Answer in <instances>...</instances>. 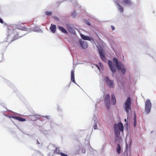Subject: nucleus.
<instances>
[{
    "label": "nucleus",
    "instance_id": "26",
    "mask_svg": "<svg viewBox=\"0 0 156 156\" xmlns=\"http://www.w3.org/2000/svg\"><path fill=\"white\" fill-rule=\"evenodd\" d=\"M0 23H3L4 22L0 18Z\"/></svg>",
    "mask_w": 156,
    "mask_h": 156
},
{
    "label": "nucleus",
    "instance_id": "9",
    "mask_svg": "<svg viewBox=\"0 0 156 156\" xmlns=\"http://www.w3.org/2000/svg\"><path fill=\"white\" fill-rule=\"evenodd\" d=\"M103 52V51L102 49L99 50V53L101 59L104 61L106 62V59L105 58V56Z\"/></svg>",
    "mask_w": 156,
    "mask_h": 156
},
{
    "label": "nucleus",
    "instance_id": "8",
    "mask_svg": "<svg viewBox=\"0 0 156 156\" xmlns=\"http://www.w3.org/2000/svg\"><path fill=\"white\" fill-rule=\"evenodd\" d=\"M108 64L112 72L115 73L116 71V68L112 65V62L111 60H108Z\"/></svg>",
    "mask_w": 156,
    "mask_h": 156
},
{
    "label": "nucleus",
    "instance_id": "2",
    "mask_svg": "<svg viewBox=\"0 0 156 156\" xmlns=\"http://www.w3.org/2000/svg\"><path fill=\"white\" fill-rule=\"evenodd\" d=\"M113 64L115 65L118 70H120L123 74H124L125 73L126 69L124 68V66L121 62H119L117 58H114L113 59Z\"/></svg>",
    "mask_w": 156,
    "mask_h": 156
},
{
    "label": "nucleus",
    "instance_id": "15",
    "mask_svg": "<svg viewBox=\"0 0 156 156\" xmlns=\"http://www.w3.org/2000/svg\"><path fill=\"white\" fill-rule=\"evenodd\" d=\"M80 36L81 37L83 40L89 41H90L91 40V38H90L89 37L87 36H85L83 34H81Z\"/></svg>",
    "mask_w": 156,
    "mask_h": 156
},
{
    "label": "nucleus",
    "instance_id": "29",
    "mask_svg": "<svg viewBox=\"0 0 156 156\" xmlns=\"http://www.w3.org/2000/svg\"><path fill=\"white\" fill-rule=\"evenodd\" d=\"M87 24L89 25H90V23H89V22H87Z\"/></svg>",
    "mask_w": 156,
    "mask_h": 156
},
{
    "label": "nucleus",
    "instance_id": "17",
    "mask_svg": "<svg viewBox=\"0 0 156 156\" xmlns=\"http://www.w3.org/2000/svg\"><path fill=\"white\" fill-rule=\"evenodd\" d=\"M58 28L60 30L62 33L65 34H67L68 33L67 32L66 30L62 27L61 26H58Z\"/></svg>",
    "mask_w": 156,
    "mask_h": 156
},
{
    "label": "nucleus",
    "instance_id": "19",
    "mask_svg": "<svg viewBox=\"0 0 156 156\" xmlns=\"http://www.w3.org/2000/svg\"><path fill=\"white\" fill-rule=\"evenodd\" d=\"M123 2L125 4L127 5H130L132 3L130 0H124Z\"/></svg>",
    "mask_w": 156,
    "mask_h": 156
},
{
    "label": "nucleus",
    "instance_id": "13",
    "mask_svg": "<svg viewBox=\"0 0 156 156\" xmlns=\"http://www.w3.org/2000/svg\"><path fill=\"white\" fill-rule=\"evenodd\" d=\"M71 80L74 83H76V82L74 78V70H73L71 71Z\"/></svg>",
    "mask_w": 156,
    "mask_h": 156
},
{
    "label": "nucleus",
    "instance_id": "10",
    "mask_svg": "<svg viewBox=\"0 0 156 156\" xmlns=\"http://www.w3.org/2000/svg\"><path fill=\"white\" fill-rule=\"evenodd\" d=\"M38 115H30L29 118L33 121H35L38 120Z\"/></svg>",
    "mask_w": 156,
    "mask_h": 156
},
{
    "label": "nucleus",
    "instance_id": "28",
    "mask_svg": "<svg viewBox=\"0 0 156 156\" xmlns=\"http://www.w3.org/2000/svg\"><path fill=\"white\" fill-rule=\"evenodd\" d=\"M49 116H45V117L47 118V119H49Z\"/></svg>",
    "mask_w": 156,
    "mask_h": 156
},
{
    "label": "nucleus",
    "instance_id": "14",
    "mask_svg": "<svg viewBox=\"0 0 156 156\" xmlns=\"http://www.w3.org/2000/svg\"><path fill=\"white\" fill-rule=\"evenodd\" d=\"M111 102L113 105L115 104L116 103V98L115 95L114 94H112Z\"/></svg>",
    "mask_w": 156,
    "mask_h": 156
},
{
    "label": "nucleus",
    "instance_id": "18",
    "mask_svg": "<svg viewBox=\"0 0 156 156\" xmlns=\"http://www.w3.org/2000/svg\"><path fill=\"white\" fill-rule=\"evenodd\" d=\"M116 150L118 154H119L120 153L121 151V148L119 144H118L117 145Z\"/></svg>",
    "mask_w": 156,
    "mask_h": 156
},
{
    "label": "nucleus",
    "instance_id": "11",
    "mask_svg": "<svg viewBox=\"0 0 156 156\" xmlns=\"http://www.w3.org/2000/svg\"><path fill=\"white\" fill-rule=\"evenodd\" d=\"M11 118L21 122H24L26 121V119H25L19 117L12 116L11 117Z\"/></svg>",
    "mask_w": 156,
    "mask_h": 156
},
{
    "label": "nucleus",
    "instance_id": "12",
    "mask_svg": "<svg viewBox=\"0 0 156 156\" xmlns=\"http://www.w3.org/2000/svg\"><path fill=\"white\" fill-rule=\"evenodd\" d=\"M80 44L81 47L83 49L86 48L88 46L87 42L84 41H80Z\"/></svg>",
    "mask_w": 156,
    "mask_h": 156
},
{
    "label": "nucleus",
    "instance_id": "7",
    "mask_svg": "<svg viewBox=\"0 0 156 156\" xmlns=\"http://www.w3.org/2000/svg\"><path fill=\"white\" fill-rule=\"evenodd\" d=\"M105 80L109 87L111 88H113L114 87V85L113 80H110L107 76L105 77Z\"/></svg>",
    "mask_w": 156,
    "mask_h": 156
},
{
    "label": "nucleus",
    "instance_id": "27",
    "mask_svg": "<svg viewBox=\"0 0 156 156\" xmlns=\"http://www.w3.org/2000/svg\"><path fill=\"white\" fill-rule=\"evenodd\" d=\"M111 27H112V30H115V27L113 26H111Z\"/></svg>",
    "mask_w": 156,
    "mask_h": 156
},
{
    "label": "nucleus",
    "instance_id": "16",
    "mask_svg": "<svg viewBox=\"0 0 156 156\" xmlns=\"http://www.w3.org/2000/svg\"><path fill=\"white\" fill-rule=\"evenodd\" d=\"M50 29L51 31L53 33H55V32L56 29V25H55L51 24Z\"/></svg>",
    "mask_w": 156,
    "mask_h": 156
},
{
    "label": "nucleus",
    "instance_id": "6",
    "mask_svg": "<svg viewBox=\"0 0 156 156\" xmlns=\"http://www.w3.org/2000/svg\"><path fill=\"white\" fill-rule=\"evenodd\" d=\"M110 95L108 94H107L104 98L105 105L107 107L108 109H109L110 105Z\"/></svg>",
    "mask_w": 156,
    "mask_h": 156
},
{
    "label": "nucleus",
    "instance_id": "23",
    "mask_svg": "<svg viewBox=\"0 0 156 156\" xmlns=\"http://www.w3.org/2000/svg\"><path fill=\"white\" fill-rule=\"evenodd\" d=\"M45 13L47 15L51 16L52 14V12H51L47 11L45 12Z\"/></svg>",
    "mask_w": 156,
    "mask_h": 156
},
{
    "label": "nucleus",
    "instance_id": "3",
    "mask_svg": "<svg viewBox=\"0 0 156 156\" xmlns=\"http://www.w3.org/2000/svg\"><path fill=\"white\" fill-rule=\"evenodd\" d=\"M115 135L116 137H118L120 135V131H123V126L121 122H119L118 124H115L114 126Z\"/></svg>",
    "mask_w": 156,
    "mask_h": 156
},
{
    "label": "nucleus",
    "instance_id": "25",
    "mask_svg": "<svg viewBox=\"0 0 156 156\" xmlns=\"http://www.w3.org/2000/svg\"><path fill=\"white\" fill-rule=\"evenodd\" d=\"M94 129H97V125L95 124L94 125Z\"/></svg>",
    "mask_w": 156,
    "mask_h": 156
},
{
    "label": "nucleus",
    "instance_id": "24",
    "mask_svg": "<svg viewBox=\"0 0 156 156\" xmlns=\"http://www.w3.org/2000/svg\"><path fill=\"white\" fill-rule=\"evenodd\" d=\"M60 155L62 156H68L67 155L64 153H61V154H60Z\"/></svg>",
    "mask_w": 156,
    "mask_h": 156
},
{
    "label": "nucleus",
    "instance_id": "30",
    "mask_svg": "<svg viewBox=\"0 0 156 156\" xmlns=\"http://www.w3.org/2000/svg\"><path fill=\"white\" fill-rule=\"evenodd\" d=\"M125 122H126V119H125Z\"/></svg>",
    "mask_w": 156,
    "mask_h": 156
},
{
    "label": "nucleus",
    "instance_id": "22",
    "mask_svg": "<svg viewBox=\"0 0 156 156\" xmlns=\"http://www.w3.org/2000/svg\"><path fill=\"white\" fill-rule=\"evenodd\" d=\"M136 125V115H135V116L134 119V126L135 127Z\"/></svg>",
    "mask_w": 156,
    "mask_h": 156
},
{
    "label": "nucleus",
    "instance_id": "5",
    "mask_svg": "<svg viewBox=\"0 0 156 156\" xmlns=\"http://www.w3.org/2000/svg\"><path fill=\"white\" fill-rule=\"evenodd\" d=\"M151 104L149 99L147 100L145 102V112L147 114H149L151 111Z\"/></svg>",
    "mask_w": 156,
    "mask_h": 156
},
{
    "label": "nucleus",
    "instance_id": "21",
    "mask_svg": "<svg viewBox=\"0 0 156 156\" xmlns=\"http://www.w3.org/2000/svg\"><path fill=\"white\" fill-rule=\"evenodd\" d=\"M54 153H56L58 154H60L62 152H61L59 150V148L57 147H56L55 150L54 151Z\"/></svg>",
    "mask_w": 156,
    "mask_h": 156
},
{
    "label": "nucleus",
    "instance_id": "31",
    "mask_svg": "<svg viewBox=\"0 0 156 156\" xmlns=\"http://www.w3.org/2000/svg\"><path fill=\"white\" fill-rule=\"evenodd\" d=\"M85 150H84V152H83L84 153H85Z\"/></svg>",
    "mask_w": 156,
    "mask_h": 156
},
{
    "label": "nucleus",
    "instance_id": "4",
    "mask_svg": "<svg viewBox=\"0 0 156 156\" xmlns=\"http://www.w3.org/2000/svg\"><path fill=\"white\" fill-rule=\"evenodd\" d=\"M131 102L132 101L131 98L130 97H129L124 103V106L125 110L127 113H129V111H131Z\"/></svg>",
    "mask_w": 156,
    "mask_h": 156
},
{
    "label": "nucleus",
    "instance_id": "1",
    "mask_svg": "<svg viewBox=\"0 0 156 156\" xmlns=\"http://www.w3.org/2000/svg\"><path fill=\"white\" fill-rule=\"evenodd\" d=\"M27 28L25 27H22L20 26H17L14 29H13L12 30H9V31L12 34H13L15 35H19L18 34L20 32L19 31H18V30H23L27 31ZM19 38V37L17 36L16 37H15V36L14 37V39L11 41V42L18 39Z\"/></svg>",
    "mask_w": 156,
    "mask_h": 156
},
{
    "label": "nucleus",
    "instance_id": "33",
    "mask_svg": "<svg viewBox=\"0 0 156 156\" xmlns=\"http://www.w3.org/2000/svg\"><path fill=\"white\" fill-rule=\"evenodd\" d=\"M82 152H84V151H83V150H82Z\"/></svg>",
    "mask_w": 156,
    "mask_h": 156
},
{
    "label": "nucleus",
    "instance_id": "20",
    "mask_svg": "<svg viewBox=\"0 0 156 156\" xmlns=\"http://www.w3.org/2000/svg\"><path fill=\"white\" fill-rule=\"evenodd\" d=\"M117 5L118 6V9L121 12H122L124 11L123 8L121 6L119 3H117Z\"/></svg>",
    "mask_w": 156,
    "mask_h": 156
},
{
    "label": "nucleus",
    "instance_id": "32",
    "mask_svg": "<svg viewBox=\"0 0 156 156\" xmlns=\"http://www.w3.org/2000/svg\"><path fill=\"white\" fill-rule=\"evenodd\" d=\"M82 152H84V151H83V150H82Z\"/></svg>",
    "mask_w": 156,
    "mask_h": 156
}]
</instances>
